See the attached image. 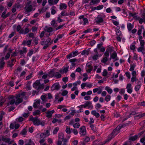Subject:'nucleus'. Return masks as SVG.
<instances>
[{"label": "nucleus", "mask_w": 145, "mask_h": 145, "mask_svg": "<svg viewBox=\"0 0 145 145\" xmlns=\"http://www.w3.org/2000/svg\"><path fill=\"white\" fill-rule=\"evenodd\" d=\"M60 86L58 83H55L53 84L51 88V90L52 91L54 90H58L60 89Z\"/></svg>", "instance_id": "5"}, {"label": "nucleus", "mask_w": 145, "mask_h": 145, "mask_svg": "<svg viewBox=\"0 0 145 145\" xmlns=\"http://www.w3.org/2000/svg\"><path fill=\"white\" fill-rule=\"evenodd\" d=\"M47 9V8H46L45 9H44V8H42V10H40L39 9V13H41L43 12H45L46 11V10Z\"/></svg>", "instance_id": "55"}, {"label": "nucleus", "mask_w": 145, "mask_h": 145, "mask_svg": "<svg viewBox=\"0 0 145 145\" xmlns=\"http://www.w3.org/2000/svg\"><path fill=\"white\" fill-rule=\"evenodd\" d=\"M127 27L128 30L130 31L133 28V25L131 23H129L127 24Z\"/></svg>", "instance_id": "24"}, {"label": "nucleus", "mask_w": 145, "mask_h": 145, "mask_svg": "<svg viewBox=\"0 0 145 145\" xmlns=\"http://www.w3.org/2000/svg\"><path fill=\"white\" fill-rule=\"evenodd\" d=\"M68 93V91L66 90H64L61 93V95L63 96H65Z\"/></svg>", "instance_id": "37"}, {"label": "nucleus", "mask_w": 145, "mask_h": 145, "mask_svg": "<svg viewBox=\"0 0 145 145\" xmlns=\"http://www.w3.org/2000/svg\"><path fill=\"white\" fill-rule=\"evenodd\" d=\"M131 135H130L129 136V140H131L133 141H135L137 139L138 137H140L139 135H136L133 137L131 136Z\"/></svg>", "instance_id": "10"}, {"label": "nucleus", "mask_w": 145, "mask_h": 145, "mask_svg": "<svg viewBox=\"0 0 145 145\" xmlns=\"http://www.w3.org/2000/svg\"><path fill=\"white\" fill-rule=\"evenodd\" d=\"M67 8V5L63 3H61L59 5V8L60 10H62L63 9H65Z\"/></svg>", "instance_id": "17"}, {"label": "nucleus", "mask_w": 145, "mask_h": 145, "mask_svg": "<svg viewBox=\"0 0 145 145\" xmlns=\"http://www.w3.org/2000/svg\"><path fill=\"white\" fill-rule=\"evenodd\" d=\"M73 57V55L72 53H71L69 54V55H68L66 57L67 59H69V58L70 57Z\"/></svg>", "instance_id": "60"}, {"label": "nucleus", "mask_w": 145, "mask_h": 145, "mask_svg": "<svg viewBox=\"0 0 145 145\" xmlns=\"http://www.w3.org/2000/svg\"><path fill=\"white\" fill-rule=\"evenodd\" d=\"M86 65L88 68V69L87 70V71L88 73H90L91 71H92L93 67L91 66V65L88 64V63Z\"/></svg>", "instance_id": "23"}, {"label": "nucleus", "mask_w": 145, "mask_h": 145, "mask_svg": "<svg viewBox=\"0 0 145 145\" xmlns=\"http://www.w3.org/2000/svg\"><path fill=\"white\" fill-rule=\"evenodd\" d=\"M21 28V26L20 25H18L16 27V30L17 31L19 32Z\"/></svg>", "instance_id": "54"}, {"label": "nucleus", "mask_w": 145, "mask_h": 145, "mask_svg": "<svg viewBox=\"0 0 145 145\" xmlns=\"http://www.w3.org/2000/svg\"><path fill=\"white\" fill-rule=\"evenodd\" d=\"M61 17V16H59V17H58L57 18V21L59 23L62 22V21H63V20H62L60 19V18Z\"/></svg>", "instance_id": "53"}, {"label": "nucleus", "mask_w": 145, "mask_h": 145, "mask_svg": "<svg viewBox=\"0 0 145 145\" xmlns=\"http://www.w3.org/2000/svg\"><path fill=\"white\" fill-rule=\"evenodd\" d=\"M2 140L6 143H8L10 141V139L9 138H6L4 136H3L2 138Z\"/></svg>", "instance_id": "20"}, {"label": "nucleus", "mask_w": 145, "mask_h": 145, "mask_svg": "<svg viewBox=\"0 0 145 145\" xmlns=\"http://www.w3.org/2000/svg\"><path fill=\"white\" fill-rule=\"evenodd\" d=\"M69 15V14L67 13L65 11H63L61 13V15L60 16L62 17L63 16H66Z\"/></svg>", "instance_id": "26"}, {"label": "nucleus", "mask_w": 145, "mask_h": 145, "mask_svg": "<svg viewBox=\"0 0 145 145\" xmlns=\"http://www.w3.org/2000/svg\"><path fill=\"white\" fill-rule=\"evenodd\" d=\"M34 51L33 49L29 50V52L28 53L27 56L30 57L33 54Z\"/></svg>", "instance_id": "32"}, {"label": "nucleus", "mask_w": 145, "mask_h": 145, "mask_svg": "<svg viewBox=\"0 0 145 145\" xmlns=\"http://www.w3.org/2000/svg\"><path fill=\"white\" fill-rule=\"evenodd\" d=\"M18 143L20 145H23L24 144V141L22 140H20L19 141Z\"/></svg>", "instance_id": "64"}, {"label": "nucleus", "mask_w": 145, "mask_h": 145, "mask_svg": "<svg viewBox=\"0 0 145 145\" xmlns=\"http://www.w3.org/2000/svg\"><path fill=\"white\" fill-rule=\"evenodd\" d=\"M138 51V52H142L143 54H145V48L144 46H141L138 48L137 49Z\"/></svg>", "instance_id": "16"}, {"label": "nucleus", "mask_w": 145, "mask_h": 145, "mask_svg": "<svg viewBox=\"0 0 145 145\" xmlns=\"http://www.w3.org/2000/svg\"><path fill=\"white\" fill-rule=\"evenodd\" d=\"M6 13V11H4L3 13L1 15V17L3 18L4 19L5 18V14Z\"/></svg>", "instance_id": "47"}, {"label": "nucleus", "mask_w": 145, "mask_h": 145, "mask_svg": "<svg viewBox=\"0 0 145 145\" xmlns=\"http://www.w3.org/2000/svg\"><path fill=\"white\" fill-rule=\"evenodd\" d=\"M59 140L63 141L64 138L63 135L62 134L59 135Z\"/></svg>", "instance_id": "38"}, {"label": "nucleus", "mask_w": 145, "mask_h": 145, "mask_svg": "<svg viewBox=\"0 0 145 145\" xmlns=\"http://www.w3.org/2000/svg\"><path fill=\"white\" fill-rule=\"evenodd\" d=\"M91 114L95 116L97 118H98L99 117L100 115L99 114L96 112L95 110H93L91 112Z\"/></svg>", "instance_id": "19"}, {"label": "nucleus", "mask_w": 145, "mask_h": 145, "mask_svg": "<svg viewBox=\"0 0 145 145\" xmlns=\"http://www.w3.org/2000/svg\"><path fill=\"white\" fill-rule=\"evenodd\" d=\"M83 21L84 22V23L83 24L85 25L86 24L88 23V20L87 18H83Z\"/></svg>", "instance_id": "56"}, {"label": "nucleus", "mask_w": 145, "mask_h": 145, "mask_svg": "<svg viewBox=\"0 0 145 145\" xmlns=\"http://www.w3.org/2000/svg\"><path fill=\"white\" fill-rule=\"evenodd\" d=\"M145 44L144 41V40L140 41V45L141 46H144Z\"/></svg>", "instance_id": "57"}, {"label": "nucleus", "mask_w": 145, "mask_h": 145, "mask_svg": "<svg viewBox=\"0 0 145 145\" xmlns=\"http://www.w3.org/2000/svg\"><path fill=\"white\" fill-rule=\"evenodd\" d=\"M78 51L77 50L73 52H72V53L73 55V56H76L77 54H78Z\"/></svg>", "instance_id": "46"}, {"label": "nucleus", "mask_w": 145, "mask_h": 145, "mask_svg": "<svg viewBox=\"0 0 145 145\" xmlns=\"http://www.w3.org/2000/svg\"><path fill=\"white\" fill-rule=\"evenodd\" d=\"M145 115V113H143V114L141 115H138V116H135L134 117L135 118H136V117H139V118H141L144 116Z\"/></svg>", "instance_id": "48"}, {"label": "nucleus", "mask_w": 145, "mask_h": 145, "mask_svg": "<svg viewBox=\"0 0 145 145\" xmlns=\"http://www.w3.org/2000/svg\"><path fill=\"white\" fill-rule=\"evenodd\" d=\"M61 76V74H59V72H55L54 76L56 77L57 78H60Z\"/></svg>", "instance_id": "28"}, {"label": "nucleus", "mask_w": 145, "mask_h": 145, "mask_svg": "<svg viewBox=\"0 0 145 145\" xmlns=\"http://www.w3.org/2000/svg\"><path fill=\"white\" fill-rule=\"evenodd\" d=\"M59 130V128L58 127H56L53 131V133L54 134H56L57 133V132Z\"/></svg>", "instance_id": "36"}, {"label": "nucleus", "mask_w": 145, "mask_h": 145, "mask_svg": "<svg viewBox=\"0 0 145 145\" xmlns=\"http://www.w3.org/2000/svg\"><path fill=\"white\" fill-rule=\"evenodd\" d=\"M29 120L32 121L35 125H41L42 126H43L45 125V122H42L37 117H31L30 118Z\"/></svg>", "instance_id": "2"}, {"label": "nucleus", "mask_w": 145, "mask_h": 145, "mask_svg": "<svg viewBox=\"0 0 145 145\" xmlns=\"http://www.w3.org/2000/svg\"><path fill=\"white\" fill-rule=\"evenodd\" d=\"M51 44V42L49 43V44H47L46 45H44V46L43 47V48L44 49H46Z\"/></svg>", "instance_id": "43"}, {"label": "nucleus", "mask_w": 145, "mask_h": 145, "mask_svg": "<svg viewBox=\"0 0 145 145\" xmlns=\"http://www.w3.org/2000/svg\"><path fill=\"white\" fill-rule=\"evenodd\" d=\"M20 94L16 95L15 98L16 100L15 103V104L16 105H18V104L21 103L23 101L22 98L20 97Z\"/></svg>", "instance_id": "4"}, {"label": "nucleus", "mask_w": 145, "mask_h": 145, "mask_svg": "<svg viewBox=\"0 0 145 145\" xmlns=\"http://www.w3.org/2000/svg\"><path fill=\"white\" fill-rule=\"evenodd\" d=\"M96 42L95 40H93L91 41V42H90V45L91 46H93L94 45V44H95Z\"/></svg>", "instance_id": "49"}, {"label": "nucleus", "mask_w": 145, "mask_h": 145, "mask_svg": "<svg viewBox=\"0 0 145 145\" xmlns=\"http://www.w3.org/2000/svg\"><path fill=\"white\" fill-rule=\"evenodd\" d=\"M137 80V78L136 76H133L131 78V81L133 82L135 81H136Z\"/></svg>", "instance_id": "62"}, {"label": "nucleus", "mask_w": 145, "mask_h": 145, "mask_svg": "<svg viewBox=\"0 0 145 145\" xmlns=\"http://www.w3.org/2000/svg\"><path fill=\"white\" fill-rule=\"evenodd\" d=\"M90 140V138L89 137H86L84 139V142H88Z\"/></svg>", "instance_id": "50"}, {"label": "nucleus", "mask_w": 145, "mask_h": 145, "mask_svg": "<svg viewBox=\"0 0 145 145\" xmlns=\"http://www.w3.org/2000/svg\"><path fill=\"white\" fill-rule=\"evenodd\" d=\"M40 100H37L36 102L34 103L33 106L35 108H39L38 106L40 104Z\"/></svg>", "instance_id": "15"}, {"label": "nucleus", "mask_w": 145, "mask_h": 145, "mask_svg": "<svg viewBox=\"0 0 145 145\" xmlns=\"http://www.w3.org/2000/svg\"><path fill=\"white\" fill-rule=\"evenodd\" d=\"M50 39L49 38H48L46 40H44L42 41L41 42L40 44L41 45H44L46 44H49V43H51L50 42Z\"/></svg>", "instance_id": "12"}, {"label": "nucleus", "mask_w": 145, "mask_h": 145, "mask_svg": "<svg viewBox=\"0 0 145 145\" xmlns=\"http://www.w3.org/2000/svg\"><path fill=\"white\" fill-rule=\"evenodd\" d=\"M25 9L26 12L28 13L32 11L33 9V7L31 5H29L25 7Z\"/></svg>", "instance_id": "13"}, {"label": "nucleus", "mask_w": 145, "mask_h": 145, "mask_svg": "<svg viewBox=\"0 0 145 145\" xmlns=\"http://www.w3.org/2000/svg\"><path fill=\"white\" fill-rule=\"evenodd\" d=\"M47 31L48 32H51L53 31V29L51 27H49L47 29Z\"/></svg>", "instance_id": "61"}, {"label": "nucleus", "mask_w": 145, "mask_h": 145, "mask_svg": "<svg viewBox=\"0 0 145 145\" xmlns=\"http://www.w3.org/2000/svg\"><path fill=\"white\" fill-rule=\"evenodd\" d=\"M24 119V118L22 117H20L16 119V121H18L19 122H21Z\"/></svg>", "instance_id": "44"}, {"label": "nucleus", "mask_w": 145, "mask_h": 145, "mask_svg": "<svg viewBox=\"0 0 145 145\" xmlns=\"http://www.w3.org/2000/svg\"><path fill=\"white\" fill-rule=\"evenodd\" d=\"M86 54L87 55H88L89 54V51L86 50L83 51L81 53V54L84 55Z\"/></svg>", "instance_id": "34"}, {"label": "nucleus", "mask_w": 145, "mask_h": 145, "mask_svg": "<svg viewBox=\"0 0 145 145\" xmlns=\"http://www.w3.org/2000/svg\"><path fill=\"white\" fill-rule=\"evenodd\" d=\"M8 66H9L10 67H12L13 65V64L12 63V62H11V61H8Z\"/></svg>", "instance_id": "45"}, {"label": "nucleus", "mask_w": 145, "mask_h": 145, "mask_svg": "<svg viewBox=\"0 0 145 145\" xmlns=\"http://www.w3.org/2000/svg\"><path fill=\"white\" fill-rule=\"evenodd\" d=\"M51 24L52 25L56 27V26L57 23H56V22L55 20H53L51 22Z\"/></svg>", "instance_id": "52"}, {"label": "nucleus", "mask_w": 145, "mask_h": 145, "mask_svg": "<svg viewBox=\"0 0 145 145\" xmlns=\"http://www.w3.org/2000/svg\"><path fill=\"white\" fill-rule=\"evenodd\" d=\"M80 126L79 123H77L73 125V127L75 128H78Z\"/></svg>", "instance_id": "33"}, {"label": "nucleus", "mask_w": 145, "mask_h": 145, "mask_svg": "<svg viewBox=\"0 0 145 145\" xmlns=\"http://www.w3.org/2000/svg\"><path fill=\"white\" fill-rule=\"evenodd\" d=\"M95 20L96 22L98 23L102 22L103 21V19L99 17H97Z\"/></svg>", "instance_id": "27"}, {"label": "nucleus", "mask_w": 145, "mask_h": 145, "mask_svg": "<svg viewBox=\"0 0 145 145\" xmlns=\"http://www.w3.org/2000/svg\"><path fill=\"white\" fill-rule=\"evenodd\" d=\"M4 57H2L1 61L0 62V69L1 70L3 69V67L5 64V62L4 61Z\"/></svg>", "instance_id": "14"}, {"label": "nucleus", "mask_w": 145, "mask_h": 145, "mask_svg": "<svg viewBox=\"0 0 145 145\" xmlns=\"http://www.w3.org/2000/svg\"><path fill=\"white\" fill-rule=\"evenodd\" d=\"M27 132V131L25 129H24L22 131H21L20 134L22 135H25L26 134Z\"/></svg>", "instance_id": "35"}, {"label": "nucleus", "mask_w": 145, "mask_h": 145, "mask_svg": "<svg viewBox=\"0 0 145 145\" xmlns=\"http://www.w3.org/2000/svg\"><path fill=\"white\" fill-rule=\"evenodd\" d=\"M44 84H41L39 80H36L33 84V87L37 90L43 88Z\"/></svg>", "instance_id": "3"}, {"label": "nucleus", "mask_w": 145, "mask_h": 145, "mask_svg": "<svg viewBox=\"0 0 145 145\" xmlns=\"http://www.w3.org/2000/svg\"><path fill=\"white\" fill-rule=\"evenodd\" d=\"M55 70L54 69H53L52 70L48 72L49 76L51 77H52L54 76V74L55 72L54 71Z\"/></svg>", "instance_id": "18"}, {"label": "nucleus", "mask_w": 145, "mask_h": 145, "mask_svg": "<svg viewBox=\"0 0 145 145\" xmlns=\"http://www.w3.org/2000/svg\"><path fill=\"white\" fill-rule=\"evenodd\" d=\"M127 125V124H124L122 125H119L116 128L114 129L112 132L111 133L109 137V140H111L116 135L119 133V131L123 127Z\"/></svg>", "instance_id": "1"}, {"label": "nucleus", "mask_w": 145, "mask_h": 145, "mask_svg": "<svg viewBox=\"0 0 145 145\" xmlns=\"http://www.w3.org/2000/svg\"><path fill=\"white\" fill-rule=\"evenodd\" d=\"M120 28V27L118 26L116 28V35L118 36H120L121 34V32L119 30V29Z\"/></svg>", "instance_id": "22"}, {"label": "nucleus", "mask_w": 145, "mask_h": 145, "mask_svg": "<svg viewBox=\"0 0 145 145\" xmlns=\"http://www.w3.org/2000/svg\"><path fill=\"white\" fill-rule=\"evenodd\" d=\"M55 112V111L54 110H52V111H48L46 112V114H47V115L46 116L48 118H50L52 116V114L54 113Z\"/></svg>", "instance_id": "11"}, {"label": "nucleus", "mask_w": 145, "mask_h": 145, "mask_svg": "<svg viewBox=\"0 0 145 145\" xmlns=\"http://www.w3.org/2000/svg\"><path fill=\"white\" fill-rule=\"evenodd\" d=\"M82 106L84 108L88 106V108H90L91 109L93 108V106L92 105L91 103L89 101H87V102L85 103L84 105H82Z\"/></svg>", "instance_id": "6"}, {"label": "nucleus", "mask_w": 145, "mask_h": 145, "mask_svg": "<svg viewBox=\"0 0 145 145\" xmlns=\"http://www.w3.org/2000/svg\"><path fill=\"white\" fill-rule=\"evenodd\" d=\"M80 133L81 135L84 136L86 134V131L85 127L84 126H82L80 128Z\"/></svg>", "instance_id": "8"}, {"label": "nucleus", "mask_w": 145, "mask_h": 145, "mask_svg": "<svg viewBox=\"0 0 145 145\" xmlns=\"http://www.w3.org/2000/svg\"><path fill=\"white\" fill-rule=\"evenodd\" d=\"M40 114V112L39 110H36L35 111L33 112V115L34 116L39 115Z\"/></svg>", "instance_id": "31"}, {"label": "nucleus", "mask_w": 145, "mask_h": 145, "mask_svg": "<svg viewBox=\"0 0 145 145\" xmlns=\"http://www.w3.org/2000/svg\"><path fill=\"white\" fill-rule=\"evenodd\" d=\"M107 60V58L106 57H105L101 60V62L103 63H105Z\"/></svg>", "instance_id": "41"}, {"label": "nucleus", "mask_w": 145, "mask_h": 145, "mask_svg": "<svg viewBox=\"0 0 145 145\" xmlns=\"http://www.w3.org/2000/svg\"><path fill=\"white\" fill-rule=\"evenodd\" d=\"M138 21L140 24H142L143 22H145V13L142 14L141 18L140 17Z\"/></svg>", "instance_id": "9"}, {"label": "nucleus", "mask_w": 145, "mask_h": 145, "mask_svg": "<svg viewBox=\"0 0 145 145\" xmlns=\"http://www.w3.org/2000/svg\"><path fill=\"white\" fill-rule=\"evenodd\" d=\"M29 37H32L33 38H34V34L32 33H30L29 34Z\"/></svg>", "instance_id": "59"}, {"label": "nucleus", "mask_w": 145, "mask_h": 145, "mask_svg": "<svg viewBox=\"0 0 145 145\" xmlns=\"http://www.w3.org/2000/svg\"><path fill=\"white\" fill-rule=\"evenodd\" d=\"M73 5V2L72 0H70L68 3V5L69 7H71Z\"/></svg>", "instance_id": "40"}, {"label": "nucleus", "mask_w": 145, "mask_h": 145, "mask_svg": "<svg viewBox=\"0 0 145 145\" xmlns=\"http://www.w3.org/2000/svg\"><path fill=\"white\" fill-rule=\"evenodd\" d=\"M25 145H35L31 141V140H29V142L27 144H25Z\"/></svg>", "instance_id": "39"}, {"label": "nucleus", "mask_w": 145, "mask_h": 145, "mask_svg": "<svg viewBox=\"0 0 145 145\" xmlns=\"http://www.w3.org/2000/svg\"><path fill=\"white\" fill-rule=\"evenodd\" d=\"M140 82V81H139L138 82L137 85L135 86V90L137 91H138L140 88L141 84H139V83Z\"/></svg>", "instance_id": "21"}, {"label": "nucleus", "mask_w": 145, "mask_h": 145, "mask_svg": "<svg viewBox=\"0 0 145 145\" xmlns=\"http://www.w3.org/2000/svg\"><path fill=\"white\" fill-rule=\"evenodd\" d=\"M23 51L22 50H20L18 51V53L21 55L22 54L24 53H26L27 52L26 48H23Z\"/></svg>", "instance_id": "25"}, {"label": "nucleus", "mask_w": 145, "mask_h": 145, "mask_svg": "<svg viewBox=\"0 0 145 145\" xmlns=\"http://www.w3.org/2000/svg\"><path fill=\"white\" fill-rule=\"evenodd\" d=\"M65 131L66 133L68 134H70L71 133L70 127L68 126H67L66 127Z\"/></svg>", "instance_id": "30"}, {"label": "nucleus", "mask_w": 145, "mask_h": 145, "mask_svg": "<svg viewBox=\"0 0 145 145\" xmlns=\"http://www.w3.org/2000/svg\"><path fill=\"white\" fill-rule=\"evenodd\" d=\"M103 6L102 5H99L96 7L97 9V10L101 9L103 8Z\"/></svg>", "instance_id": "51"}, {"label": "nucleus", "mask_w": 145, "mask_h": 145, "mask_svg": "<svg viewBox=\"0 0 145 145\" xmlns=\"http://www.w3.org/2000/svg\"><path fill=\"white\" fill-rule=\"evenodd\" d=\"M77 60L76 59L74 58L69 60V61L70 62L72 63H74V62L77 61Z\"/></svg>", "instance_id": "42"}, {"label": "nucleus", "mask_w": 145, "mask_h": 145, "mask_svg": "<svg viewBox=\"0 0 145 145\" xmlns=\"http://www.w3.org/2000/svg\"><path fill=\"white\" fill-rule=\"evenodd\" d=\"M98 57L97 54L94 55L93 57V60H96L97 59Z\"/></svg>", "instance_id": "63"}, {"label": "nucleus", "mask_w": 145, "mask_h": 145, "mask_svg": "<svg viewBox=\"0 0 145 145\" xmlns=\"http://www.w3.org/2000/svg\"><path fill=\"white\" fill-rule=\"evenodd\" d=\"M90 127L91 130H92L94 132L96 133L97 132V130L94 127L93 125L90 124Z\"/></svg>", "instance_id": "29"}, {"label": "nucleus", "mask_w": 145, "mask_h": 145, "mask_svg": "<svg viewBox=\"0 0 145 145\" xmlns=\"http://www.w3.org/2000/svg\"><path fill=\"white\" fill-rule=\"evenodd\" d=\"M111 59H114V61L117 60L118 59L117 57V54L115 52H114L112 54H111V56L109 59L111 60Z\"/></svg>", "instance_id": "7"}, {"label": "nucleus", "mask_w": 145, "mask_h": 145, "mask_svg": "<svg viewBox=\"0 0 145 145\" xmlns=\"http://www.w3.org/2000/svg\"><path fill=\"white\" fill-rule=\"evenodd\" d=\"M107 74V71L106 69H105L104 70V71L103 72V75L104 76H106Z\"/></svg>", "instance_id": "58"}]
</instances>
